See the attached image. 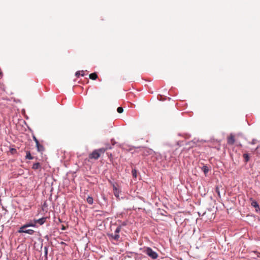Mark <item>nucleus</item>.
<instances>
[{
  "label": "nucleus",
  "mask_w": 260,
  "mask_h": 260,
  "mask_svg": "<svg viewBox=\"0 0 260 260\" xmlns=\"http://www.w3.org/2000/svg\"><path fill=\"white\" fill-rule=\"evenodd\" d=\"M143 252L152 259H156L158 257V254L157 252L153 250L150 247H144L143 248Z\"/></svg>",
  "instance_id": "obj_1"
},
{
  "label": "nucleus",
  "mask_w": 260,
  "mask_h": 260,
  "mask_svg": "<svg viewBox=\"0 0 260 260\" xmlns=\"http://www.w3.org/2000/svg\"><path fill=\"white\" fill-rule=\"evenodd\" d=\"M178 135L179 136H181V135L180 134H178Z\"/></svg>",
  "instance_id": "obj_41"
},
{
  "label": "nucleus",
  "mask_w": 260,
  "mask_h": 260,
  "mask_svg": "<svg viewBox=\"0 0 260 260\" xmlns=\"http://www.w3.org/2000/svg\"><path fill=\"white\" fill-rule=\"evenodd\" d=\"M25 158L28 159H34V157L31 156V153L29 151H27Z\"/></svg>",
  "instance_id": "obj_19"
},
{
  "label": "nucleus",
  "mask_w": 260,
  "mask_h": 260,
  "mask_svg": "<svg viewBox=\"0 0 260 260\" xmlns=\"http://www.w3.org/2000/svg\"><path fill=\"white\" fill-rule=\"evenodd\" d=\"M36 147L37 148V150L39 152H42L44 150V148L43 145H41L39 143L38 144H36Z\"/></svg>",
  "instance_id": "obj_14"
},
{
  "label": "nucleus",
  "mask_w": 260,
  "mask_h": 260,
  "mask_svg": "<svg viewBox=\"0 0 260 260\" xmlns=\"http://www.w3.org/2000/svg\"><path fill=\"white\" fill-rule=\"evenodd\" d=\"M126 225V222L123 221L120 225L121 227V226H125Z\"/></svg>",
  "instance_id": "obj_32"
},
{
  "label": "nucleus",
  "mask_w": 260,
  "mask_h": 260,
  "mask_svg": "<svg viewBox=\"0 0 260 260\" xmlns=\"http://www.w3.org/2000/svg\"><path fill=\"white\" fill-rule=\"evenodd\" d=\"M199 142V140L194 138L192 141L188 142L186 145H189L190 147H192L197 145V142Z\"/></svg>",
  "instance_id": "obj_8"
},
{
  "label": "nucleus",
  "mask_w": 260,
  "mask_h": 260,
  "mask_svg": "<svg viewBox=\"0 0 260 260\" xmlns=\"http://www.w3.org/2000/svg\"><path fill=\"white\" fill-rule=\"evenodd\" d=\"M10 151L11 153L14 154L17 152V150L15 148H11Z\"/></svg>",
  "instance_id": "obj_25"
},
{
  "label": "nucleus",
  "mask_w": 260,
  "mask_h": 260,
  "mask_svg": "<svg viewBox=\"0 0 260 260\" xmlns=\"http://www.w3.org/2000/svg\"><path fill=\"white\" fill-rule=\"evenodd\" d=\"M172 157V153L170 151L164 152L163 155V160L170 162L171 161Z\"/></svg>",
  "instance_id": "obj_3"
},
{
  "label": "nucleus",
  "mask_w": 260,
  "mask_h": 260,
  "mask_svg": "<svg viewBox=\"0 0 260 260\" xmlns=\"http://www.w3.org/2000/svg\"><path fill=\"white\" fill-rule=\"evenodd\" d=\"M215 192L217 193L218 194V196L220 198L221 197V195H220V191H219V187L218 186H217L215 188Z\"/></svg>",
  "instance_id": "obj_22"
},
{
  "label": "nucleus",
  "mask_w": 260,
  "mask_h": 260,
  "mask_svg": "<svg viewBox=\"0 0 260 260\" xmlns=\"http://www.w3.org/2000/svg\"><path fill=\"white\" fill-rule=\"evenodd\" d=\"M250 200L252 201L251 205L255 208V212L258 213L260 211V208L258 203L256 201L253 200L251 198L250 199Z\"/></svg>",
  "instance_id": "obj_4"
},
{
  "label": "nucleus",
  "mask_w": 260,
  "mask_h": 260,
  "mask_svg": "<svg viewBox=\"0 0 260 260\" xmlns=\"http://www.w3.org/2000/svg\"><path fill=\"white\" fill-rule=\"evenodd\" d=\"M109 237H110V239H111V240L114 239V236L113 235V234H109Z\"/></svg>",
  "instance_id": "obj_30"
},
{
  "label": "nucleus",
  "mask_w": 260,
  "mask_h": 260,
  "mask_svg": "<svg viewBox=\"0 0 260 260\" xmlns=\"http://www.w3.org/2000/svg\"><path fill=\"white\" fill-rule=\"evenodd\" d=\"M120 236L117 233H115V241L118 240Z\"/></svg>",
  "instance_id": "obj_26"
},
{
  "label": "nucleus",
  "mask_w": 260,
  "mask_h": 260,
  "mask_svg": "<svg viewBox=\"0 0 260 260\" xmlns=\"http://www.w3.org/2000/svg\"><path fill=\"white\" fill-rule=\"evenodd\" d=\"M25 229H21V227L20 228V229L18 230V233H26L28 234L29 235H33L35 231L33 230L28 229V230H25Z\"/></svg>",
  "instance_id": "obj_6"
},
{
  "label": "nucleus",
  "mask_w": 260,
  "mask_h": 260,
  "mask_svg": "<svg viewBox=\"0 0 260 260\" xmlns=\"http://www.w3.org/2000/svg\"><path fill=\"white\" fill-rule=\"evenodd\" d=\"M33 139L34 140V141L36 143V144H38V143H39L38 140L37 139V138L35 137V136H33Z\"/></svg>",
  "instance_id": "obj_27"
},
{
  "label": "nucleus",
  "mask_w": 260,
  "mask_h": 260,
  "mask_svg": "<svg viewBox=\"0 0 260 260\" xmlns=\"http://www.w3.org/2000/svg\"><path fill=\"white\" fill-rule=\"evenodd\" d=\"M81 72H82V73H83V72H84V71H82ZM81 75L82 76H83H83H84V73H82Z\"/></svg>",
  "instance_id": "obj_34"
},
{
  "label": "nucleus",
  "mask_w": 260,
  "mask_h": 260,
  "mask_svg": "<svg viewBox=\"0 0 260 260\" xmlns=\"http://www.w3.org/2000/svg\"><path fill=\"white\" fill-rule=\"evenodd\" d=\"M155 155L156 159L157 160H159L160 159V160H163V155H161L160 153H155Z\"/></svg>",
  "instance_id": "obj_16"
},
{
  "label": "nucleus",
  "mask_w": 260,
  "mask_h": 260,
  "mask_svg": "<svg viewBox=\"0 0 260 260\" xmlns=\"http://www.w3.org/2000/svg\"><path fill=\"white\" fill-rule=\"evenodd\" d=\"M112 144L114 145V143L113 142V139H111Z\"/></svg>",
  "instance_id": "obj_36"
},
{
  "label": "nucleus",
  "mask_w": 260,
  "mask_h": 260,
  "mask_svg": "<svg viewBox=\"0 0 260 260\" xmlns=\"http://www.w3.org/2000/svg\"><path fill=\"white\" fill-rule=\"evenodd\" d=\"M45 238H48V236H46L45 237Z\"/></svg>",
  "instance_id": "obj_42"
},
{
  "label": "nucleus",
  "mask_w": 260,
  "mask_h": 260,
  "mask_svg": "<svg viewBox=\"0 0 260 260\" xmlns=\"http://www.w3.org/2000/svg\"><path fill=\"white\" fill-rule=\"evenodd\" d=\"M110 182H111L112 186H113V188H114V184H113V183L111 181H110Z\"/></svg>",
  "instance_id": "obj_35"
},
{
  "label": "nucleus",
  "mask_w": 260,
  "mask_h": 260,
  "mask_svg": "<svg viewBox=\"0 0 260 260\" xmlns=\"http://www.w3.org/2000/svg\"><path fill=\"white\" fill-rule=\"evenodd\" d=\"M120 230H121V225H119L118 226L116 230H115V233H118L120 231Z\"/></svg>",
  "instance_id": "obj_24"
},
{
  "label": "nucleus",
  "mask_w": 260,
  "mask_h": 260,
  "mask_svg": "<svg viewBox=\"0 0 260 260\" xmlns=\"http://www.w3.org/2000/svg\"><path fill=\"white\" fill-rule=\"evenodd\" d=\"M89 76L90 79L93 80L96 79L98 77V75L95 72L90 74Z\"/></svg>",
  "instance_id": "obj_15"
},
{
  "label": "nucleus",
  "mask_w": 260,
  "mask_h": 260,
  "mask_svg": "<svg viewBox=\"0 0 260 260\" xmlns=\"http://www.w3.org/2000/svg\"><path fill=\"white\" fill-rule=\"evenodd\" d=\"M190 135H188V134H185L183 137H185V138L186 139H187V138H189L190 137Z\"/></svg>",
  "instance_id": "obj_31"
},
{
  "label": "nucleus",
  "mask_w": 260,
  "mask_h": 260,
  "mask_svg": "<svg viewBox=\"0 0 260 260\" xmlns=\"http://www.w3.org/2000/svg\"><path fill=\"white\" fill-rule=\"evenodd\" d=\"M177 145H180V144H179V141L177 142Z\"/></svg>",
  "instance_id": "obj_38"
},
{
  "label": "nucleus",
  "mask_w": 260,
  "mask_h": 260,
  "mask_svg": "<svg viewBox=\"0 0 260 260\" xmlns=\"http://www.w3.org/2000/svg\"><path fill=\"white\" fill-rule=\"evenodd\" d=\"M30 226H32V227L36 226L35 223L34 222V221L33 222H30L28 223H26V224L23 225V226H21V229H26V228L30 227Z\"/></svg>",
  "instance_id": "obj_11"
},
{
  "label": "nucleus",
  "mask_w": 260,
  "mask_h": 260,
  "mask_svg": "<svg viewBox=\"0 0 260 260\" xmlns=\"http://www.w3.org/2000/svg\"><path fill=\"white\" fill-rule=\"evenodd\" d=\"M243 158L245 162H247L249 160V156L248 153H244L243 154Z\"/></svg>",
  "instance_id": "obj_18"
},
{
  "label": "nucleus",
  "mask_w": 260,
  "mask_h": 260,
  "mask_svg": "<svg viewBox=\"0 0 260 260\" xmlns=\"http://www.w3.org/2000/svg\"><path fill=\"white\" fill-rule=\"evenodd\" d=\"M110 157H112V154L111 153L110 154Z\"/></svg>",
  "instance_id": "obj_39"
},
{
  "label": "nucleus",
  "mask_w": 260,
  "mask_h": 260,
  "mask_svg": "<svg viewBox=\"0 0 260 260\" xmlns=\"http://www.w3.org/2000/svg\"><path fill=\"white\" fill-rule=\"evenodd\" d=\"M100 156V153L98 152V150H94L91 153L89 154V157L90 159L94 158L97 159Z\"/></svg>",
  "instance_id": "obj_5"
},
{
  "label": "nucleus",
  "mask_w": 260,
  "mask_h": 260,
  "mask_svg": "<svg viewBox=\"0 0 260 260\" xmlns=\"http://www.w3.org/2000/svg\"><path fill=\"white\" fill-rule=\"evenodd\" d=\"M201 170L203 171L204 174L205 175V176L207 175V173H208L210 169L206 165H204L203 166L202 168H201Z\"/></svg>",
  "instance_id": "obj_13"
},
{
  "label": "nucleus",
  "mask_w": 260,
  "mask_h": 260,
  "mask_svg": "<svg viewBox=\"0 0 260 260\" xmlns=\"http://www.w3.org/2000/svg\"><path fill=\"white\" fill-rule=\"evenodd\" d=\"M62 230H65V228L64 226H63L61 229Z\"/></svg>",
  "instance_id": "obj_37"
},
{
  "label": "nucleus",
  "mask_w": 260,
  "mask_h": 260,
  "mask_svg": "<svg viewBox=\"0 0 260 260\" xmlns=\"http://www.w3.org/2000/svg\"><path fill=\"white\" fill-rule=\"evenodd\" d=\"M33 170H38L41 169V164L39 162L34 163L32 166Z\"/></svg>",
  "instance_id": "obj_12"
},
{
  "label": "nucleus",
  "mask_w": 260,
  "mask_h": 260,
  "mask_svg": "<svg viewBox=\"0 0 260 260\" xmlns=\"http://www.w3.org/2000/svg\"><path fill=\"white\" fill-rule=\"evenodd\" d=\"M87 202L90 204L92 205L93 203V199L92 197L88 196L86 199Z\"/></svg>",
  "instance_id": "obj_17"
},
{
  "label": "nucleus",
  "mask_w": 260,
  "mask_h": 260,
  "mask_svg": "<svg viewBox=\"0 0 260 260\" xmlns=\"http://www.w3.org/2000/svg\"><path fill=\"white\" fill-rule=\"evenodd\" d=\"M256 142V140H255V139H253V140H252V142H251V144H252V145H253V144H255Z\"/></svg>",
  "instance_id": "obj_33"
},
{
  "label": "nucleus",
  "mask_w": 260,
  "mask_h": 260,
  "mask_svg": "<svg viewBox=\"0 0 260 260\" xmlns=\"http://www.w3.org/2000/svg\"><path fill=\"white\" fill-rule=\"evenodd\" d=\"M115 197L117 200L124 199L126 198V194L124 191H122L121 188L118 186L115 185Z\"/></svg>",
  "instance_id": "obj_2"
},
{
  "label": "nucleus",
  "mask_w": 260,
  "mask_h": 260,
  "mask_svg": "<svg viewBox=\"0 0 260 260\" xmlns=\"http://www.w3.org/2000/svg\"><path fill=\"white\" fill-rule=\"evenodd\" d=\"M80 75V71H77L75 73V76L77 77H79V76Z\"/></svg>",
  "instance_id": "obj_29"
},
{
  "label": "nucleus",
  "mask_w": 260,
  "mask_h": 260,
  "mask_svg": "<svg viewBox=\"0 0 260 260\" xmlns=\"http://www.w3.org/2000/svg\"><path fill=\"white\" fill-rule=\"evenodd\" d=\"M46 219V217H42L38 219H34L35 225H36V224H38L40 225L43 224L45 222Z\"/></svg>",
  "instance_id": "obj_7"
},
{
  "label": "nucleus",
  "mask_w": 260,
  "mask_h": 260,
  "mask_svg": "<svg viewBox=\"0 0 260 260\" xmlns=\"http://www.w3.org/2000/svg\"><path fill=\"white\" fill-rule=\"evenodd\" d=\"M48 249V246H45L44 247V254H45V255L44 257H42V260H48V257H47Z\"/></svg>",
  "instance_id": "obj_10"
},
{
  "label": "nucleus",
  "mask_w": 260,
  "mask_h": 260,
  "mask_svg": "<svg viewBox=\"0 0 260 260\" xmlns=\"http://www.w3.org/2000/svg\"><path fill=\"white\" fill-rule=\"evenodd\" d=\"M111 260H113L112 257H110Z\"/></svg>",
  "instance_id": "obj_40"
},
{
  "label": "nucleus",
  "mask_w": 260,
  "mask_h": 260,
  "mask_svg": "<svg viewBox=\"0 0 260 260\" xmlns=\"http://www.w3.org/2000/svg\"><path fill=\"white\" fill-rule=\"evenodd\" d=\"M235 138L234 136L233 135H231L228 138V144L229 145H233L235 143Z\"/></svg>",
  "instance_id": "obj_9"
},
{
  "label": "nucleus",
  "mask_w": 260,
  "mask_h": 260,
  "mask_svg": "<svg viewBox=\"0 0 260 260\" xmlns=\"http://www.w3.org/2000/svg\"><path fill=\"white\" fill-rule=\"evenodd\" d=\"M107 149H108V148L106 147V148H100L99 149H96V150H98V152L99 153H104Z\"/></svg>",
  "instance_id": "obj_20"
},
{
  "label": "nucleus",
  "mask_w": 260,
  "mask_h": 260,
  "mask_svg": "<svg viewBox=\"0 0 260 260\" xmlns=\"http://www.w3.org/2000/svg\"><path fill=\"white\" fill-rule=\"evenodd\" d=\"M132 173L133 175V176L135 178L137 177V170L135 169H133L132 170Z\"/></svg>",
  "instance_id": "obj_21"
},
{
  "label": "nucleus",
  "mask_w": 260,
  "mask_h": 260,
  "mask_svg": "<svg viewBox=\"0 0 260 260\" xmlns=\"http://www.w3.org/2000/svg\"><path fill=\"white\" fill-rule=\"evenodd\" d=\"M117 111L119 113H122L123 111V109L122 107H119L117 109Z\"/></svg>",
  "instance_id": "obj_23"
},
{
  "label": "nucleus",
  "mask_w": 260,
  "mask_h": 260,
  "mask_svg": "<svg viewBox=\"0 0 260 260\" xmlns=\"http://www.w3.org/2000/svg\"><path fill=\"white\" fill-rule=\"evenodd\" d=\"M256 150H257V152L260 153V145L259 146H258L256 148Z\"/></svg>",
  "instance_id": "obj_28"
}]
</instances>
